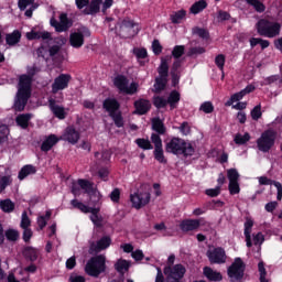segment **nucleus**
I'll return each instance as SVG.
<instances>
[{
	"mask_svg": "<svg viewBox=\"0 0 282 282\" xmlns=\"http://www.w3.org/2000/svg\"><path fill=\"white\" fill-rule=\"evenodd\" d=\"M204 274L209 281H221L223 279L221 273L213 270L209 267L204 268Z\"/></svg>",
	"mask_w": 282,
	"mask_h": 282,
	"instance_id": "nucleus-30",
	"label": "nucleus"
},
{
	"mask_svg": "<svg viewBox=\"0 0 282 282\" xmlns=\"http://www.w3.org/2000/svg\"><path fill=\"white\" fill-rule=\"evenodd\" d=\"M72 25V21L67 18V13L59 15V32H67Z\"/></svg>",
	"mask_w": 282,
	"mask_h": 282,
	"instance_id": "nucleus-33",
	"label": "nucleus"
},
{
	"mask_svg": "<svg viewBox=\"0 0 282 282\" xmlns=\"http://www.w3.org/2000/svg\"><path fill=\"white\" fill-rule=\"evenodd\" d=\"M199 226H202L200 219H186L180 224V228L183 232H191L193 230H197Z\"/></svg>",
	"mask_w": 282,
	"mask_h": 282,
	"instance_id": "nucleus-20",
	"label": "nucleus"
},
{
	"mask_svg": "<svg viewBox=\"0 0 282 282\" xmlns=\"http://www.w3.org/2000/svg\"><path fill=\"white\" fill-rule=\"evenodd\" d=\"M20 226L22 229L30 228V226H32V221L30 220V217H28V212L22 213Z\"/></svg>",
	"mask_w": 282,
	"mask_h": 282,
	"instance_id": "nucleus-53",
	"label": "nucleus"
},
{
	"mask_svg": "<svg viewBox=\"0 0 282 282\" xmlns=\"http://www.w3.org/2000/svg\"><path fill=\"white\" fill-rule=\"evenodd\" d=\"M32 96V75H21L18 84V93L15 95L14 110L23 111L28 100Z\"/></svg>",
	"mask_w": 282,
	"mask_h": 282,
	"instance_id": "nucleus-1",
	"label": "nucleus"
},
{
	"mask_svg": "<svg viewBox=\"0 0 282 282\" xmlns=\"http://www.w3.org/2000/svg\"><path fill=\"white\" fill-rule=\"evenodd\" d=\"M259 184L261 186H275L276 191H278V195H276V199L278 202H281L282 199V185L281 183L276 182V181H272L270 178H268V176H260L259 177Z\"/></svg>",
	"mask_w": 282,
	"mask_h": 282,
	"instance_id": "nucleus-19",
	"label": "nucleus"
},
{
	"mask_svg": "<svg viewBox=\"0 0 282 282\" xmlns=\"http://www.w3.org/2000/svg\"><path fill=\"white\" fill-rule=\"evenodd\" d=\"M241 188L239 187V181L229 183L230 195H239Z\"/></svg>",
	"mask_w": 282,
	"mask_h": 282,
	"instance_id": "nucleus-56",
	"label": "nucleus"
},
{
	"mask_svg": "<svg viewBox=\"0 0 282 282\" xmlns=\"http://www.w3.org/2000/svg\"><path fill=\"white\" fill-rule=\"evenodd\" d=\"M77 184L82 188V191H84V193H86L87 195H89V193H93L96 188V186H94V183L83 178H79L77 181Z\"/></svg>",
	"mask_w": 282,
	"mask_h": 282,
	"instance_id": "nucleus-31",
	"label": "nucleus"
},
{
	"mask_svg": "<svg viewBox=\"0 0 282 282\" xmlns=\"http://www.w3.org/2000/svg\"><path fill=\"white\" fill-rule=\"evenodd\" d=\"M252 226H254V221L251 218H247L245 223V237L248 248H252V238L250 235H252Z\"/></svg>",
	"mask_w": 282,
	"mask_h": 282,
	"instance_id": "nucleus-23",
	"label": "nucleus"
},
{
	"mask_svg": "<svg viewBox=\"0 0 282 282\" xmlns=\"http://www.w3.org/2000/svg\"><path fill=\"white\" fill-rule=\"evenodd\" d=\"M177 102H180V93L174 90L167 98V105H170L171 109H175V107H177Z\"/></svg>",
	"mask_w": 282,
	"mask_h": 282,
	"instance_id": "nucleus-39",
	"label": "nucleus"
},
{
	"mask_svg": "<svg viewBox=\"0 0 282 282\" xmlns=\"http://www.w3.org/2000/svg\"><path fill=\"white\" fill-rule=\"evenodd\" d=\"M262 112H261V104H259L258 106H256L252 110H251V118L252 120H259V118H261Z\"/></svg>",
	"mask_w": 282,
	"mask_h": 282,
	"instance_id": "nucleus-59",
	"label": "nucleus"
},
{
	"mask_svg": "<svg viewBox=\"0 0 282 282\" xmlns=\"http://www.w3.org/2000/svg\"><path fill=\"white\" fill-rule=\"evenodd\" d=\"M167 77H158L154 84L155 91L160 93L166 87Z\"/></svg>",
	"mask_w": 282,
	"mask_h": 282,
	"instance_id": "nucleus-46",
	"label": "nucleus"
},
{
	"mask_svg": "<svg viewBox=\"0 0 282 282\" xmlns=\"http://www.w3.org/2000/svg\"><path fill=\"white\" fill-rule=\"evenodd\" d=\"M106 271H107V257H105V254H99L90 258L85 267V272L89 276H94L95 279H98L100 274H102Z\"/></svg>",
	"mask_w": 282,
	"mask_h": 282,
	"instance_id": "nucleus-3",
	"label": "nucleus"
},
{
	"mask_svg": "<svg viewBox=\"0 0 282 282\" xmlns=\"http://www.w3.org/2000/svg\"><path fill=\"white\" fill-rule=\"evenodd\" d=\"M102 107L106 111L109 112V116H111L112 113L119 111L120 102H118V100L113 98H107L106 100H104Z\"/></svg>",
	"mask_w": 282,
	"mask_h": 282,
	"instance_id": "nucleus-22",
	"label": "nucleus"
},
{
	"mask_svg": "<svg viewBox=\"0 0 282 282\" xmlns=\"http://www.w3.org/2000/svg\"><path fill=\"white\" fill-rule=\"evenodd\" d=\"M152 50L153 53L159 56V54H162V44H160L159 40H154L152 43Z\"/></svg>",
	"mask_w": 282,
	"mask_h": 282,
	"instance_id": "nucleus-62",
	"label": "nucleus"
},
{
	"mask_svg": "<svg viewBox=\"0 0 282 282\" xmlns=\"http://www.w3.org/2000/svg\"><path fill=\"white\" fill-rule=\"evenodd\" d=\"M199 109L204 113H213V111H215V106H213V102L210 101H205L200 105Z\"/></svg>",
	"mask_w": 282,
	"mask_h": 282,
	"instance_id": "nucleus-52",
	"label": "nucleus"
},
{
	"mask_svg": "<svg viewBox=\"0 0 282 282\" xmlns=\"http://www.w3.org/2000/svg\"><path fill=\"white\" fill-rule=\"evenodd\" d=\"M130 200L133 205V208L140 209V208L147 206V204H149V202H151V194L149 192L135 193V194L130 195Z\"/></svg>",
	"mask_w": 282,
	"mask_h": 282,
	"instance_id": "nucleus-14",
	"label": "nucleus"
},
{
	"mask_svg": "<svg viewBox=\"0 0 282 282\" xmlns=\"http://www.w3.org/2000/svg\"><path fill=\"white\" fill-rule=\"evenodd\" d=\"M25 254L29 256L31 261H36V259H39V250L34 248H28Z\"/></svg>",
	"mask_w": 282,
	"mask_h": 282,
	"instance_id": "nucleus-57",
	"label": "nucleus"
},
{
	"mask_svg": "<svg viewBox=\"0 0 282 282\" xmlns=\"http://www.w3.org/2000/svg\"><path fill=\"white\" fill-rule=\"evenodd\" d=\"M256 29L260 36H267V39H274L281 34V24L265 19H261L256 24Z\"/></svg>",
	"mask_w": 282,
	"mask_h": 282,
	"instance_id": "nucleus-4",
	"label": "nucleus"
},
{
	"mask_svg": "<svg viewBox=\"0 0 282 282\" xmlns=\"http://www.w3.org/2000/svg\"><path fill=\"white\" fill-rule=\"evenodd\" d=\"M95 158L99 164H102L105 162H109L111 153L109 151L95 152Z\"/></svg>",
	"mask_w": 282,
	"mask_h": 282,
	"instance_id": "nucleus-40",
	"label": "nucleus"
},
{
	"mask_svg": "<svg viewBox=\"0 0 282 282\" xmlns=\"http://www.w3.org/2000/svg\"><path fill=\"white\" fill-rule=\"evenodd\" d=\"M102 0H91L90 3L84 9V14H98L100 12V4Z\"/></svg>",
	"mask_w": 282,
	"mask_h": 282,
	"instance_id": "nucleus-26",
	"label": "nucleus"
},
{
	"mask_svg": "<svg viewBox=\"0 0 282 282\" xmlns=\"http://www.w3.org/2000/svg\"><path fill=\"white\" fill-rule=\"evenodd\" d=\"M26 39L29 41H34L42 39V41H52V33L47 31H31L26 33Z\"/></svg>",
	"mask_w": 282,
	"mask_h": 282,
	"instance_id": "nucleus-21",
	"label": "nucleus"
},
{
	"mask_svg": "<svg viewBox=\"0 0 282 282\" xmlns=\"http://www.w3.org/2000/svg\"><path fill=\"white\" fill-rule=\"evenodd\" d=\"M115 86L121 94H128V95H133L135 91H138V84L132 83L129 86V79L122 75H119L115 78Z\"/></svg>",
	"mask_w": 282,
	"mask_h": 282,
	"instance_id": "nucleus-7",
	"label": "nucleus"
},
{
	"mask_svg": "<svg viewBox=\"0 0 282 282\" xmlns=\"http://www.w3.org/2000/svg\"><path fill=\"white\" fill-rule=\"evenodd\" d=\"M171 56H165L161 58V65L159 67V76L161 78H169V63H171Z\"/></svg>",
	"mask_w": 282,
	"mask_h": 282,
	"instance_id": "nucleus-25",
	"label": "nucleus"
},
{
	"mask_svg": "<svg viewBox=\"0 0 282 282\" xmlns=\"http://www.w3.org/2000/svg\"><path fill=\"white\" fill-rule=\"evenodd\" d=\"M110 118H112L116 127H124V120L122 119V113L120 112V110L110 115Z\"/></svg>",
	"mask_w": 282,
	"mask_h": 282,
	"instance_id": "nucleus-47",
	"label": "nucleus"
},
{
	"mask_svg": "<svg viewBox=\"0 0 282 282\" xmlns=\"http://www.w3.org/2000/svg\"><path fill=\"white\" fill-rule=\"evenodd\" d=\"M245 270L246 264H243V260H241V258H236L234 263L228 269V276L235 281H239V279H243Z\"/></svg>",
	"mask_w": 282,
	"mask_h": 282,
	"instance_id": "nucleus-8",
	"label": "nucleus"
},
{
	"mask_svg": "<svg viewBox=\"0 0 282 282\" xmlns=\"http://www.w3.org/2000/svg\"><path fill=\"white\" fill-rule=\"evenodd\" d=\"M276 142V131L269 129L260 135L257 140V148L262 153H268L272 147H274V143Z\"/></svg>",
	"mask_w": 282,
	"mask_h": 282,
	"instance_id": "nucleus-5",
	"label": "nucleus"
},
{
	"mask_svg": "<svg viewBox=\"0 0 282 282\" xmlns=\"http://www.w3.org/2000/svg\"><path fill=\"white\" fill-rule=\"evenodd\" d=\"M134 55L139 59L147 58L148 56L147 48H134Z\"/></svg>",
	"mask_w": 282,
	"mask_h": 282,
	"instance_id": "nucleus-63",
	"label": "nucleus"
},
{
	"mask_svg": "<svg viewBox=\"0 0 282 282\" xmlns=\"http://www.w3.org/2000/svg\"><path fill=\"white\" fill-rule=\"evenodd\" d=\"M152 129L153 131H156L159 135H164V133H166V128H164V123L160 119L152 120Z\"/></svg>",
	"mask_w": 282,
	"mask_h": 282,
	"instance_id": "nucleus-37",
	"label": "nucleus"
},
{
	"mask_svg": "<svg viewBox=\"0 0 282 282\" xmlns=\"http://www.w3.org/2000/svg\"><path fill=\"white\" fill-rule=\"evenodd\" d=\"M153 105L156 109H164L169 105V99L162 96H155L153 99Z\"/></svg>",
	"mask_w": 282,
	"mask_h": 282,
	"instance_id": "nucleus-42",
	"label": "nucleus"
},
{
	"mask_svg": "<svg viewBox=\"0 0 282 282\" xmlns=\"http://www.w3.org/2000/svg\"><path fill=\"white\" fill-rule=\"evenodd\" d=\"M215 64L217 65V67L224 70V65H226V56H224L223 54L217 55L215 58Z\"/></svg>",
	"mask_w": 282,
	"mask_h": 282,
	"instance_id": "nucleus-61",
	"label": "nucleus"
},
{
	"mask_svg": "<svg viewBox=\"0 0 282 282\" xmlns=\"http://www.w3.org/2000/svg\"><path fill=\"white\" fill-rule=\"evenodd\" d=\"M12 184V178L10 176H3L0 180V193L6 191V187L10 186Z\"/></svg>",
	"mask_w": 282,
	"mask_h": 282,
	"instance_id": "nucleus-55",
	"label": "nucleus"
},
{
	"mask_svg": "<svg viewBox=\"0 0 282 282\" xmlns=\"http://www.w3.org/2000/svg\"><path fill=\"white\" fill-rule=\"evenodd\" d=\"M69 80H72V76L68 74H61L57 76L52 84V94H58V91L67 89L69 86Z\"/></svg>",
	"mask_w": 282,
	"mask_h": 282,
	"instance_id": "nucleus-13",
	"label": "nucleus"
},
{
	"mask_svg": "<svg viewBox=\"0 0 282 282\" xmlns=\"http://www.w3.org/2000/svg\"><path fill=\"white\" fill-rule=\"evenodd\" d=\"M163 272L166 279L180 281L181 279H184V275L186 274V268L183 264H175L172 267H165Z\"/></svg>",
	"mask_w": 282,
	"mask_h": 282,
	"instance_id": "nucleus-10",
	"label": "nucleus"
},
{
	"mask_svg": "<svg viewBox=\"0 0 282 282\" xmlns=\"http://www.w3.org/2000/svg\"><path fill=\"white\" fill-rule=\"evenodd\" d=\"M208 7V3L205 0H199L198 2H195L191 7L192 14H199V12H203V10H206Z\"/></svg>",
	"mask_w": 282,
	"mask_h": 282,
	"instance_id": "nucleus-35",
	"label": "nucleus"
},
{
	"mask_svg": "<svg viewBox=\"0 0 282 282\" xmlns=\"http://www.w3.org/2000/svg\"><path fill=\"white\" fill-rule=\"evenodd\" d=\"M30 120H32V113H22L15 118L17 124L21 129H28L30 127Z\"/></svg>",
	"mask_w": 282,
	"mask_h": 282,
	"instance_id": "nucleus-27",
	"label": "nucleus"
},
{
	"mask_svg": "<svg viewBox=\"0 0 282 282\" xmlns=\"http://www.w3.org/2000/svg\"><path fill=\"white\" fill-rule=\"evenodd\" d=\"M61 140H64L69 144H78V140H80V132L76 130V128L69 126L64 130Z\"/></svg>",
	"mask_w": 282,
	"mask_h": 282,
	"instance_id": "nucleus-15",
	"label": "nucleus"
},
{
	"mask_svg": "<svg viewBox=\"0 0 282 282\" xmlns=\"http://www.w3.org/2000/svg\"><path fill=\"white\" fill-rule=\"evenodd\" d=\"M57 143H58V138H56L55 134H51L46 138V140L43 141L41 145V150L45 152L51 151L52 147H54Z\"/></svg>",
	"mask_w": 282,
	"mask_h": 282,
	"instance_id": "nucleus-28",
	"label": "nucleus"
},
{
	"mask_svg": "<svg viewBox=\"0 0 282 282\" xmlns=\"http://www.w3.org/2000/svg\"><path fill=\"white\" fill-rule=\"evenodd\" d=\"M70 205L73 206V208H77V210H80L82 213H91L93 208L83 204L80 200L78 199H73L70 202Z\"/></svg>",
	"mask_w": 282,
	"mask_h": 282,
	"instance_id": "nucleus-38",
	"label": "nucleus"
},
{
	"mask_svg": "<svg viewBox=\"0 0 282 282\" xmlns=\"http://www.w3.org/2000/svg\"><path fill=\"white\" fill-rule=\"evenodd\" d=\"M88 196H89L91 204H94L95 206H96V204H100V202L102 199V194H100L98 192V188H96V187L93 189V192H90L88 194Z\"/></svg>",
	"mask_w": 282,
	"mask_h": 282,
	"instance_id": "nucleus-41",
	"label": "nucleus"
},
{
	"mask_svg": "<svg viewBox=\"0 0 282 282\" xmlns=\"http://www.w3.org/2000/svg\"><path fill=\"white\" fill-rule=\"evenodd\" d=\"M21 41V32L19 30L13 31L6 35L7 45L14 46Z\"/></svg>",
	"mask_w": 282,
	"mask_h": 282,
	"instance_id": "nucleus-29",
	"label": "nucleus"
},
{
	"mask_svg": "<svg viewBox=\"0 0 282 282\" xmlns=\"http://www.w3.org/2000/svg\"><path fill=\"white\" fill-rule=\"evenodd\" d=\"M34 173H36V167H34L33 165H25L19 172L18 177H19V180H25V177H28V175H34Z\"/></svg>",
	"mask_w": 282,
	"mask_h": 282,
	"instance_id": "nucleus-34",
	"label": "nucleus"
},
{
	"mask_svg": "<svg viewBox=\"0 0 282 282\" xmlns=\"http://www.w3.org/2000/svg\"><path fill=\"white\" fill-rule=\"evenodd\" d=\"M186 17L185 10H180L171 14V21L172 23H182V19Z\"/></svg>",
	"mask_w": 282,
	"mask_h": 282,
	"instance_id": "nucleus-45",
	"label": "nucleus"
},
{
	"mask_svg": "<svg viewBox=\"0 0 282 282\" xmlns=\"http://www.w3.org/2000/svg\"><path fill=\"white\" fill-rule=\"evenodd\" d=\"M48 107L53 116H55V118H58V120H65V118H67V111H65V107L56 104V99H48Z\"/></svg>",
	"mask_w": 282,
	"mask_h": 282,
	"instance_id": "nucleus-16",
	"label": "nucleus"
},
{
	"mask_svg": "<svg viewBox=\"0 0 282 282\" xmlns=\"http://www.w3.org/2000/svg\"><path fill=\"white\" fill-rule=\"evenodd\" d=\"M135 143L138 144V147L140 149H143L144 151H149V150L153 149L151 141H149L148 139H137Z\"/></svg>",
	"mask_w": 282,
	"mask_h": 282,
	"instance_id": "nucleus-48",
	"label": "nucleus"
},
{
	"mask_svg": "<svg viewBox=\"0 0 282 282\" xmlns=\"http://www.w3.org/2000/svg\"><path fill=\"white\" fill-rule=\"evenodd\" d=\"M207 258L209 260V263L217 264L226 263V259H228V257L226 256V250H224V248L221 247L209 249L207 251Z\"/></svg>",
	"mask_w": 282,
	"mask_h": 282,
	"instance_id": "nucleus-12",
	"label": "nucleus"
},
{
	"mask_svg": "<svg viewBox=\"0 0 282 282\" xmlns=\"http://www.w3.org/2000/svg\"><path fill=\"white\" fill-rule=\"evenodd\" d=\"M252 91H254V86L248 85L245 89L234 94L226 102V107H230L234 102H239L247 94H252Z\"/></svg>",
	"mask_w": 282,
	"mask_h": 282,
	"instance_id": "nucleus-17",
	"label": "nucleus"
},
{
	"mask_svg": "<svg viewBox=\"0 0 282 282\" xmlns=\"http://www.w3.org/2000/svg\"><path fill=\"white\" fill-rule=\"evenodd\" d=\"M0 208L3 213H13L14 212V203L10 199L0 200Z\"/></svg>",
	"mask_w": 282,
	"mask_h": 282,
	"instance_id": "nucleus-36",
	"label": "nucleus"
},
{
	"mask_svg": "<svg viewBox=\"0 0 282 282\" xmlns=\"http://www.w3.org/2000/svg\"><path fill=\"white\" fill-rule=\"evenodd\" d=\"M184 55V45H177L172 51V56L174 58H181Z\"/></svg>",
	"mask_w": 282,
	"mask_h": 282,
	"instance_id": "nucleus-58",
	"label": "nucleus"
},
{
	"mask_svg": "<svg viewBox=\"0 0 282 282\" xmlns=\"http://www.w3.org/2000/svg\"><path fill=\"white\" fill-rule=\"evenodd\" d=\"M130 265L131 264L129 263V261L119 259L115 263V270H117V272H119V274H124V272L129 271Z\"/></svg>",
	"mask_w": 282,
	"mask_h": 282,
	"instance_id": "nucleus-32",
	"label": "nucleus"
},
{
	"mask_svg": "<svg viewBox=\"0 0 282 282\" xmlns=\"http://www.w3.org/2000/svg\"><path fill=\"white\" fill-rule=\"evenodd\" d=\"M166 153H173L174 155H193L195 149L191 143L184 141V139L173 138L165 144Z\"/></svg>",
	"mask_w": 282,
	"mask_h": 282,
	"instance_id": "nucleus-2",
	"label": "nucleus"
},
{
	"mask_svg": "<svg viewBox=\"0 0 282 282\" xmlns=\"http://www.w3.org/2000/svg\"><path fill=\"white\" fill-rule=\"evenodd\" d=\"M151 142L154 144V159L161 164H166V156H164V149L162 148V138L160 134L152 133Z\"/></svg>",
	"mask_w": 282,
	"mask_h": 282,
	"instance_id": "nucleus-9",
	"label": "nucleus"
},
{
	"mask_svg": "<svg viewBox=\"0 0 282 282\" xmlns=\"http://www.w3.org/2000/svg\"><path fill=\"white\" fill-rule=\"evenodd\" d=\"M180 67H182V61L176 59L172 65L173 85H177V80H180V77H177V74H175Z\"/></svg>",
	"mask_w": 282,
	"mask_h": 282,
	"instance_id": "nucleus-44",
	"label": "nucleus"
},
{
	"mask_svg": "<svg viewBox=\"0 0 282 282\" xmlns=\"http://www.w3.org/2000/svg\"><path fill=\"white\" fill-rule=\"evenodd\" d=\"M109 246H111V238L108 236L102 237L99 241L90 245V252H102V250H107Z\"/></svg>",
	"mask_w": 282,
	"mask_h": 282,
	"instance_id": "nucleus-18",
	"label": "nucleus"
},
{
	"mask_svg": "<svg viewBox=\"0 0 282 282\" xmlns=\"http://www.w3.org/2000/svg\"><path fill=\"white\" fill-rule=\"evenodd\" d=\"M249 6L256 10V12H265V4L261 0H246Z\"/></svg>",
	"mask_w": 282,
	"mask_h": 282,
	"instance_id": "nucleus-43",
	"label": "nucleus"
},
{
	"mask_svg": "<svg viewBox=\"0 0 282 282\" xmlns=\"http://www.w3.org/2000/svg\"><path fill=\"white\" fill-rule=\"evenodd\" d=\"M6 237H7V239H9V241H17V239H19V231H17L14 229H9L6 232Z\"/></svg>",
	"mask_w": 282,
	"mask_h": 282,
	"instance_id": "nucleus-60",
	"label": "nucleus"
},
{
	"mask_svg": "<svg viewBox=\"0 0 282 282\" xmlns=\"http://www.w3.org/2000/svg\"><path fill=\"white\" fill-rule=\"evenodd\" d=\"M135 111L140 116H144L149 109H151V102L147 99H140L134 102Z\"/></svg>",
	"mask_w": 282,
	"mask_h": 282,
	"instance_id": "nucleus-24",
	"label": "nucleus"
},
{
	"mask_svg": "<svg viewBox=\"0 0 282 282\" xmlns=\"http://www.w3.org/2000/svg\"><path fill=\"white\" fill-rule=\"evenodd\" d=\"M227 177L229 183L239 182V172L236 169H230L227 171Z\"/></svg>",
	"mask_w": 282,
	"mask_h": 282,
	"instance_id": "nucleus-51",
	"label": "nucleus"
},
{
	"mask_svg": "<svg viewBox=\"0 0 282 282\" xmlns=\"http://www.w3.org/2000/svg\"><path fill=\"white\" fill-rule=\"evenodd\" d=\"M138 32V24L129 18L123 19L119 24L118 34L121 39H131L132 36H135Z\"/></svg>",
	"mask_w": 282,
	"mask_h": 282,
	"instance_id": "nucleus-6",
	"label": "nucleus"
},
{
	"mask_svg": "<svg viewBox=\"0 0 282 282\" xmlns=\"http://www.w3.org/2000/svg\"><path fill=\"white\" fill-rule=\"evenodd\" d=\"M98 208H93V210L89 212L91 214L90 220L93 221V224H95V226H100V224H102L100 216H98Z\"/></svg>",
	"mask_w": 282,
	"mask_h": 282,
	"instance_id": "nucleus-49",
	"label": "nucleus"
},
{
	"mask_svg": "<svg viewBox=\"0 0 282 282\" xmlns=\"http://www.w3.org/2000/svg\"><path fill=\"white\" fill-rule=\"evenodd\" d=\"M91 33L87 29L70 33L69 43L75 50H80L85 45V36H89Z\"/></svg>",
	"mask_w": 282,
	"mask_h": 282,
	"instance_id": "nucleus-11",
	"label": "nucleus"
},
{
	"mask_svg": "<svg viewBox=\"0 0 282 282\" xmlns=\"http://www.w3.org/2000/svg\"><path fill=\"white\" fill-rule=\"evenodd\" d=\"M221 193V187L217 186L216 188L206 189V195L209 197H217Z\"/></svg>",
	"mask_w": 282,
	"mask_h": 282,
	"instance_id": "nucleus-64",
	"label": "nucleus"
},
{
	"mask_svg": "<svg viewBox=\"0 0 282 282\" xmlns=\"http://www.w3.org/2000/svg\"><path fill=\"white\" fill-rule=\"evenodd\" d=\"M8 133H10V129L6 124L0 126V144L8 139Z\"/></svg>",
	"mask_w": 282,
	"mask_h": 282,
	"instance_id": "nucleus-54",
	"label": "nucleus"
},
{
	"mask_svg": "<svg viewBox=\"0 0 282 282\" xmlns=\"http://www.w3.org/2000/svg\"><path fill=\"white\" fill-rule=\"evenodd\" d=\"M250 141V133L246 132L245 134H236L235 142L236 144H246Z\"/></svg>",
	"mask_w": 282,
	"mask_h": 282,
	"instance_id": "nucleus-50",
	"label": "nucleus"
}]
</instances>
